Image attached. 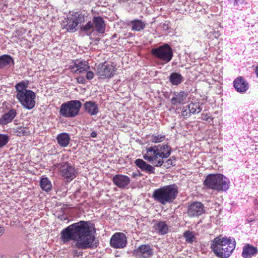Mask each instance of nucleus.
<instances>
[{
    "instance_id": "obj_30",
    "label": "nucleus",
    "mask_w": 258,
    "mask_h": 258,
    "mask_svg": "<svg viewBox=\"0 0 258 258\" xmlns=\"http://www.w3.org/2000/svg\"><path fill=\"white\" fill-rule=\"evenodd\" d=\"M188 109L192 114L198 113L202 110L199 102L191 103L187 105Z\"/></svg>"
},
{
    "instance_id": "obj_1",
    "label": "nucleus",
    "mask_w": 258,
    "mask_h": 258,
    "mask_svg": "<svg viewBox=\"0 0 258 258\" xmlns=\"http://www.w3.org/2000/svg\"><path fill=\"white\" fill-rule=\"evenodd\" d=\"M93 225L88 221H81L63 229L60 232V240L64 244L73 240L72 247L85 249L90 247L94 241Z\"/></svg>"
},
{
    "instance_id": "obj_6",
    "label": "nucleus",
    "mask_w": 258,
    "mask_h": 258,
    "mask_svg": "<svg viewBox=\"0 0 258 258\" xmlns=\"http://www.w3.org/2000/svg\"><path fill=\"white\" fill-rule=\"evenodd\" d=\"M205 186L210 189L226 191L229 187V179L221 174H209L204 181Z\"/></svg>"
},
{
    "instance_id": "obj_7",
    "label": "nucleus",
    "mask_w": 258,
    "mask_h": 258,
    "mask_svg": "<svg viewBox=\"0 0 258 258\" xmlns=\"http://www.w3.org/2000/svg\"><path fill=\"white\" fill-rule=\"evenodd\" d=\"M151 53L161 61L162 64L170 61L173 56V50L167 43H164L162 45L152 49Z\"/></svg>"
},
{
    "instance_id": "obj_21",
    "label": "nucleus",
    "mask_w": 258,
    "mask_h": 258,
    "mask_svg": "<svg viewBox=\"0 0 258 258\" xmlns=\"http://www.w3.org/2000/svg\"><path fill=\"white\" fill-rule=\"evenodd\" d=\"M233 85L236 90L240 93L245 92L248 88V83L241 77L236 78Z\"/></svg>"
},
{
    "instance_id": "obj_28",
    "label": "nucleus",
    "mask_w": 258,
    "mask_h": 258,
    "mask_svg": "<svg viewBox=\"0 0 258 258\" xmlns=\"http://www.w3.org/2000/svg\"><path fill=\"white\" fill-rule=\"evenodd\" d=\"M169 81L172 85L177 86L184 81V78L178 73H172L169 77Z\"/></svg>"
},
{
    "instance_id": "obj_24",
    "label": "nucleus",
    "mask_w": 258,
    "mask_h": 258,
    "mask_svg": "<svg viewBox=\"0 0 258 258\" xmlns=\"http://www.w3.org/2000/svg\"><path fill=\"white\" fill-rule=\"evenodd\" d=\"M14 64V59L10 55L5 54L0 56V69H8Z\"/></svg>"
},
{
    "instance_id": "obj_34",
    "label": "nucleus",
    "mask_w": 258,
    "mask_h": 258,
    "mask_svg": "<svg viewBox=\"0 0 258 258\" xmlns=\"http://www.w3.org/2000/svg\"><path fill=\"white\" fill-rule=\"evenodd\" d=\"M9 136L7 134H0V149L3 148L9 142Z\"/></svg>"
},
{
    "instance_id": "obj_29",
    "label": "nucleus",
    "mask_w": 258,
    "mask_h": 258,
    "mask_svg": "<svg viewBox=\"0 0 258 258\" xmlns=\"http://www.w3.org/2000/svg\"><path fill=\"white\" fill-rule=\"evenodd\" d=\"M40 186L42 190L46 192L50 191L52 189L51 182L47 177L41 178L40 181Z\"/></svg>"
},
{
    "instance_id": "obj_40",
    "label": "nucleus",
    "mask_w": 258,
    "mask_h": 258,
    "mask_svg": "<svg viewBox=\"0 0 258 258\" xmlns=\"http://www.w3.org/2000/svg\"><path fill=\"white\" fill-rule=\"evenodd\" d=\"M73 255L74 256H79L82 255V253L78 250H73Z\"/></svg>"
},
{
    "instance_id": "obj_44",
    "label": "nucleus",
    "mask_w": 258,
    "mask_h": 258,
    "mask_svg": "<svg viewBox=\"0 0 258 258\" xmlns=\"http://www.w3.org/2000/svg\"><path fill=\"white\" fill-rule=\"evenodd\" d=\"M97 134L96 132H92L90 135V136L92 138H96L97 137Z\"/></svg>"
},
{
    "instance_id": "obj_32",
    "label": "nucleus",
    "mask_w": 258,
    "mask_h": 258,
    "mask_svg": "<svg viewBox=\"0 0 258 258\" xmlns=\"http://www.w3.org/2000/svg\"><path fill=\"white\" fill-rule=\"evenodd\" d=\"M183 236L185 238V241L188 243H192L196 239L194 233L189 230L186 231L183 233Z\"/></svg>"
},
{
    "instance_id": "obj_17",
    "label": "nucleus",
    "mask_w": 258,
    "mask_h": 258,
    "mask_svg": "<svg viewBox=\"0 0 258 258\" xmlns=\"http://www.w3.org/2000/svg\"><path fill=\"white\" fill-rule=\"evenodd\" d=\"M112 180L114 184L120 188L126 187L131 182V179L128 176L120 174L113 176Z\"/></svg>"
},
{
    "instance_id": "obj_36",
    "label": "nucleus",
    "mask_w": 258,
    "mask_h": 258,
    "mask_svg": "<svg viewBox=\"0 0 258 258\" xmlns=\"http://www.w3.org/2000/svg\"><path fill=\"white\" fill-rule=\"evenodd\" d=\"M175 158L173 159H167L166 162H165L164 167H165L166 168H168L171 167L172 166L175 165Z\"/></svg>"
},
{
    "instance_id": "obj_15",
    "label": "nucleus",
    "mask_w": 258,
    "mask_h": 258,
    "mask_svg": "<svg viewBox=\"0 0 258 258\" xmlns=\"http://www.w3.org/2000/svg\"><path fill=\"white\" fill-rule=\"evenodd\" d=\"M204 212V205L201 202H196L188 206L187 214L188 216L194 217L201 215Z\"/></svg>"
},
{
    "instance_id": "obj_22",
    "label": "nucleus",
    "mask_w": 258,
    "mask_h": 258,
    "mask_svg": "<svg viewBox=\"0 0 258 258\" xmlns=\"http://www.w3.org/2000/svg\"><path fill=\"white\" fill-rule=\"evenodd\" d=\"M258 252L257 248L249 244H246L243 247L242 256L243 258H251Z\"/></svg>"
},
{
    "instance_id": "obj_19",
    "label": "nucleus",
    "mask_w": 258,
    "mask_h": 258,
    "mask_svg": "<svg viewBox=\"0 0 258 258\" xmlns=\"http://www.w3.org/2000/svg\"><path fill=\"white\" fill-rule=\"evenodd\" d=\"M84 108L85 112L91 116L96 115L99 112L98 105L93 101L86 102Z\"/></svg>"
},
{
    "instance_id": "obj_16",
    "label": "nucleus",
    "mask_w": 258,
    "mask_h": 258,
    "mask_svg": "<svg viewBox=\"0 0 258 258\" xmlns=\"http://www.w3.org/2000/svg\"><path fill=\"white\" fill-rule=\"evenodd\" d=\"M134 253L140 257L149 258L153 255V249L149 244H143L136 248Z\"/></svg>"
},
{
    "instance_id": "obj_42",
    "label": "nucleus",
    "mask_w": 258,
    "mask_h": 258,
    "mask_svg": "<svg viewBox=\"0 0 258 258\" xmlns=\"http://www.w3.org/2000/svg\"><path fill=\"white\" fill-rule=\"evenodd\" d=\"M141 175V173L140 172H133L132 173V176L133 177H135V178H136V177H137L138 176H140Z\"/></svg>"
},
{
    "instance_id": "obj_26",
    "label": "nucleus",
    "mask_w": 258,
    "mask_h": 258,
    "mask_svg": "<svg viewBox=\"0 0 258 258\" xmlns=\"http://www.w3.org/2000/svg\"><path fill=\"white\" fill-rule=\"evenodd\" d=\"M146 24L145 21L139 19L132 20L130 22L132 30L138 32L144 30L146 27Z\"/></svg>"
},
{
    "instance_id": "obj_41",
    "label": "nucleus",
    "mask_w": 258,
    "mask_h": 258,
    "mask_svg": "<svg viewBox=\"0 0 258 258\" xmlns=\"http://www.w3.org/2000/svg\"><path fill=\"white\" fill-rule=\"evenodd\" d=\"M244 3V0H234L235 6H238Z\"/></svg>"
},
{
    "instance_id": "obj_20",
    "label": "nucleus",
    "mask_w": 258,
    "mask_h": 258,
    "mask_svg": "<svg viewBox=\"0 0 258 258\" xmlns=\"http://www.w3.org/2000/svg\"><path fill=\"white\" fill-rule=\"evenodd\" d=\"M135 163L142 171L148 173H155V166L147 163L143 160L138 159L135 160Z\"/></svg>"
},
{
    "instance_id": "obj_14",
    "label": "nucleus",
    "mask_w": 258,
    "mask_h": 258,
    "mask_svg": "<svg viewBox=\"0 0 258 258\" xmlns=\"http://www.w3.org/2000/svg\"><path fill=\"white\" fill-rule=\"evenodd\" d=\"M69 69L72 73L78 74L84 73L87 70H90V66L86 61L77 59L70 65Z\"/></svg>"
},
{
    "instance_id": "obj_18",
    "label": "nucleus",
    "mask_w": 258,
    "mask_h": 258,
    "mask_svg": "<svg viewBox=\"0 0 258 258\" xmlns=\"http://www.w3.org/2000/svg\"><path fill=\"white\" fill-rule=\"evenodd\" d=\"M173 97L171 99V103L173 105H183L186 102L188 93L185 91H180L175 92Z\"/></svg>"
},
{
    "instance_id": "obj_8",
    "label": "nucleus",
    "mask_w": 258,
    "mask_h": 258,
    "mask_svg": "<svg viewBox=\"0 0 258 258\" xmlns=\"http://www.w3.org/2000/svg\"><path fill=\"white\" fill-rule=\"evenodd\" d=\"M86 17L85 14L81 12L73 13L67 16L61 25L68 32L75 31L78 24L85 21Z\"/></svg>"
},
{
    "instance_id": "obj_35",
    "label": "nucleus",
    "mask_w": 258,
    "mask_h": 258,
    "mask_svg": "<svg viewBox=\"0 0 258 258\" xmlns=\"http://www.w3.org/2000/svg\"><path fill=\"white\" fill-rule=\"evenodd\" d=\"M201 118L203 120L210 122L213 121V118L211 116L210 113L203 112L202 114Z\"/></svg>"
},
{
    "instance_id": "obj_27",
    "label": "nucleus",
    "mask_w": 258,
    "mask_h": 258,
    "mask_svg": "<svg viewBox=\"0 0 258 258\" xmlns=\"http://www.w3.org/2000/svg\"><path fill=\"white\" fill-rule=\"evenodd\" d=\"M155 230L161 235H164L168 231V226L164 221H159L154 225Z\"/></svg>"
},
{
    "instance_id": "obj_3",
    "label": "nucleus",
    "mask_w": 258,
    "mask_h": 258,
    "mask_svg": "<svg viewBox=\"0 0 258 258\" xmlns=\"http://www.w3.org/2000/svg\"><path fill=\"white\" fill-rule=\"evenodd\" d=\"M29 81H22L15 86L16 98L23 106L28 110L33 109L35 105L36 94L32 90L27 89Z\"/></svg>"
},
{
    "instance_id": "obj_23",
    "label": "nucleus",
    "mask_w": 258,
    "mask_h": 258,
    "mask_svg": "<svg viewBox=\"0 0 258 258\" xmlns=\"http://www.w3.org/2000/svg\"><path fill=\"white\" fill-rule=\"evenodd\" d=\"M17 114L16 111L14 109H10L8 112L4 113L0 118V124L5 125L11 122Z\"/></svg>"
},
{
    "instance_id": "obj_5",
    "label": "nucleus",
    "mask_w": 258,
    "mask_h": 258,
    "mask_svg": "<svg viewBox=\"0 0 258 258\" xmlns=\"http://www.w3.org/2000/svg\"><path fill=\"white\" fill-rule=\"evenodd\" d=\"M177 194V186L175 184H170L155 189L153 193V197L161 204L166 205L172 202Z\"/></svg>"
},
{
    "instance_id": "obj_45",
    "label": "nucleus",
    "mask_w": 258,
    "mask_h": 258,
    "mask_svg": "<svg viewBox=\"0 0 258 258\" xmlns=\"http://www.w3.org/2000/svg\"><path fill=\"white\" fill-rule=\"evenodd\" d=\"M255 73L256 74L257 77L258 78V67H256V68Z\"/></svg>"
},
{
    "instance_id": "obj_39",
    "label": "nucleus",
    "mask_w": 258,
    "mask_h": 258,
    "mask_svg": "<svg viewBox=\"0 0 258 258\" xmlns=\"http://www.w3.org/2000/svg\"><path fill=\"white\" fill-rule=\"evenodd\" d=\"M77 82L79 84H85L86 83V79L84 77L80 75L77 78Z\"/></svg>"
},
{
    "instance_id": "obj_4",
    "label": "nucleus",
    "mask_w": 258,
    "mask_h": 258,
    "mask_svg": "<svg viewBox=\"0 0 258 258\" xmlns=\"http://www.w3.org/2000/svg\"><path fill=\"white\" fill-rule=\"evenodd\" d=\"M235 243L230 238L218 236L211 242V248L217 256L227 258L235 249Z\"/></svg>"
},
{
    "instance_id": "obj_10",
    "label": "nucleus",
    "mask_w": 258,
    "mask_h": 258,
    "mask_svg": "<svg viewBox=\"0 0 258 258\" xmlns=\"http://www.w3.org/2000/svg\"><path fill=\"white\" fill-rule=\"evenodd\" d=\"M106 24L103 18L100 16L93 17L92 21H89L86 25L81 27V30L87 32L92 30V32H96L100 34L105 33Z\"/></svg>"
},
{
    "instance_id": "obj_38",
    "label": "nucleus",
    "mask_w": 258,
    "mask_h": 258,
    "mask_svg": "<svg viewBox=\"0 0 258 258\" xmlns=\"http://www.w3.org/2000/svg\"><path fill=\"white\" fill-rule=\"evenodd\" d=\"M86 73V78L88 80H92L94 77V74L93 72L87 70V71H85Z\"/></svg>"
},
{
    "instance_id": "obj_25",
    "label": "nucleus",
    "mask_w": 258,
    "mask_h": 258,
    "mask_svg": "<svg viewBox=\"0 0 258 258\" xmlns=\"http://www.w3.org/2000/svg\"><path fill=\"white\" fill-rule=\"evenodd\" d=\"M56 139L58 144L62 148L67 147L70 142L71 138L69 134L66 133H62L59 134Z\"/></svg>"
},
{
    "instance_id": "obj_2",
    "label": "nucleus",
    "mask_w": 258,
    "mask_h": 258,
    "mask_svg": "<svg viewBox=\"0 0 258 258\" xmlns=\"http://www.w3.org/2000/svg\"><path fill=\"white\" fill-rule=\"evenodd\" d=\"M170 154L171 148L167 144L154 145L146 148L143 152V158L155 167H159Z\"/></svg>"
},
{
    "instance_id": "obj_12",
    "label": "nucleus",
    "mask_w": 258,
    "mask_h": 258,
    "mask_svg": "<svg viewBox=\"0 0 258 258\" xmlns=\"http://www.w3.org/2000/svg\"><path fill=\"white\" fill-rule=\"evenodd\" d=\"M60 173L68 182L72 181L77 174L75 167L68 162L64 163L61 165L60 167Z\"/></svg>"
},
{
    "instance_id": "obj_33",
    "label": "nucleus",
    "mask_w": 258,
    "mask_h": 258,
    "mask_svg": "<svg viewBox=\"0 0 258 258\" xmlns=\"http://www.w3.org/2000/svg\"><path fill=\"white\" fill-rule=\"evenodd\" d=\"M15 133L18 136H27L30 134L29 130L26 127L20 126L17 128Z\"/></svg>"
},
{
    "instance_id": "obj_13",
    "label": "nucleus",
    "mask_w": 258,
    "mask_h": 258,
    "mask_svg": "<svg viewBox=\"0 0 258 258\" xmlns=\"http://www.w3.org/2000/svg\"><path fill=\"white\" fill-rule=\"evenodd\" d=\"M110 244L114 248H123L127 244L126 236L123 233L116 232L112 236Z\"/></svg>"
},
{
    "instance_id": "obj_37",
    "label": "nucleus",
    "mask_w": 258,
    "mask_h": 258,
    "mask_svg": "<svg viewBox=\"0 0 258 258\" xmlns=\"http://www.w3.org/2000/svg\"><path fill=\"white\" fill-rule=\"evenodd\" d=\"M191 113L189 112L187 106L186 107H183L182 109L181 112V116L184 118H187L189 116L190 114Z\"/></svg>"
},
{
    "instance_id": "obj_43",
    "label": "nucleus",
    "mask_w": 258,
    "mask_h": 258,
    "mask_svg": "<svg viewBox=\"0 0 258 258\" xmlns=\"http://www.w3.org/2000/svg\"><path fill=\"white\" fill-rule=\"evenodd\" d=\"M5 229L4 227L0 226V236H1L4 233Z\"/></svg>"
},
{
    "instance_id": "obj_9",
    "label": "nucleus",
    "mask_w": 258,
    "mask_h": 258,
    "mask_svg": "<svg viewBox=\"0 0 258 258\" xmlns=\"http://www.w3.org/2000/svg\"><path fill=\"white\" fill-rule=\"evenodd\" d=\"M82 105V103L79 100L68 101L61 105L59 113L65 117H74L79 114Z\"/></svg>"
},
{
    "instance_id": "obj_11",
    "label": "nucleus",
    "mask_w": 258,
    "mask_h": 258,
    "mask_svg": "<svg viewBox=\"0 0 258 258\" xmlns=\"http://www.w3.org/2000/svg\"><path fill=\"white\" fill-rule=\"evenodd\" d=\"M115 69L112 63H100L97 67L96 74L100 78H109L112 77Z\"/></svg>"
},
{
    "instance_id": "obj_31",
    "label": "nucleus",
    "mask_w": 258,
    "mask_h": 258,
    "mask_svg": "<svg viewBox=\"0 0 258 258\" xmlns=\"http://www.w3.org/2000/svg\"><path fill=\"white\" fill-rule=\"evenodd\" d=\"M150 140L152 143H159L163 142L165 139V136L161 134H154L149 136Z\"/></svg>"
}]
</instances>
